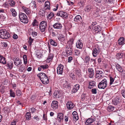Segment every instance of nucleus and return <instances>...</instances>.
<instances>
[{
    "instance_id": "nucleus-59",
    "label": "nucleus",
    "mask_w": 125,
    "mask_h": 125,
    "mask_svg": "<svg viewBox=\"0 0 125 125\" xmlns=\"http://www.w3.org/2000/svg\"><path fill=\"white\" fill-rule=\"evenodd\" d=\"M70 76L73 79H74L75 78V76L73 73H71L70 74Z\"/></svg>"
},
{
    "instance_id": "nucleus-27",
    "label": "nucleus",
    "mask_w": 125,
    "mask_h": 125,
    "mask_svg": "<svg viewBox=\"0 0 125 125\" xmlns=\"http://www.w3.org/2000/svg\"><path fill=\"white\" fill-rule=\"evenodd\" d=\"M21 63V61L19 58H17L14 61V64L16 66H18Z\"/></svg>"
},
{
    "instance_id": "nucleus-16",
    "label": "nucleus",
    "mask_w": 125,
    "mask_h": 125,
    "mask_svg": "<svg viewBox=\"0 0 125 125\" xmlns=\"http://www.w3.org/2000/svg\"><path fill=\"white\" fill-rule=\"evenodd\" d=\"M73 119L74 121H76L79 119L77 113L75 111H74L72 113Z\"/></svg>"
},
{
    "instance_id": "nucleus-36",
    "label": "nucleus",
    "mask_w": 125,
    "mask_h": 125,
    "mask_svg": "<svg viewBox=\"0 0 125 125\" xmlns=\"http://www.w3.org/2000/svg\"><path fill=\"white\" fill-rule=\"evenodd\" d=\"M10 94L11 97L14 98L15 96V93L11 89L10 91Z\"/></svg>"
},
{
    "instance_id": "nucleus-23",
    "label": "nucleus",
    "mask_w": 125,
    "mask_h": 125,
    "mask_svg": "<svg viewBox=\"0 0 125 125\" xmlns=\"http://www.w3.org/2000/svg\"><path fill=\"white\" fill-rule=\"evenodd\" d=\"M95 83L93 81H90L89 82V85L88 86V88L90 89H91L92 88L94 87L95 85Z\"/></svg>"
},
{
    "instance_id": "nucleus-64",
    "label": "nucleus",
    "mask_w": 125,
    "mask_h": 125,
    "mask_svg": "<svg viewBox=\"0 0 125 125\" xmlns=\"http://www.w3.org/2000/svg\"><path fill=\"white\" fill-rule=\"evenodd\" d=\"M13 37L14 39H17L18 38V36L16 34H14L13 35Z\"/></svg>"
},
{
    "instance_id": "nucleus-61",
    "label": "nucleus",
    "mask_w": 125,
    "mask_h": 125,
    "mask_svg": "<svg viewBox=\"0 0 125 125\" xmlns=\"http://www.w3.org/2000/svg\"><path fill=\"white\" fill-rule=\"evenodd\" d=\"M2 44V46L3 47H6L7 46V44L6 42H3L2 43H1Z\"/></svg>"
},
{
    "instance_id": "nucleus-10",
    "label": "nucleus",
    "mask_w": 125,
    "mask_h": 125,
    "mask_svg": "<svg viewBox=\"0 0 125 125\" xmlns=\"http://www.w3.org/2000/svg\"><path fill=\"white\" fill-rule=\"evenodd\" d=\"M89 77L91 78H93L94 74V70L93 68H89L88 69Z\"/></svg>"
},
{
    "instance_id": "nucleus-34",
    "label": "nucleus",
    "mask_w": 125,
    "mask_h": 125,
    "mask_svg": "<svg viewBox=\"0 0 125 125\" xmlns=\"http://www.w3.org/2000/svg\"><path fill=\"white\" fill-rule=\"evenodd\" d=\"M25 66L23 65H22L20 66L19 69V72L22 73L24 72L25 71Z\"/></svg>"
},
{
    "instance_id": "nucleus-50",
    "label": "nucleus",
    "mask_w": 125,
    "mask_h": 125,
    "mask_svg": "<svg viewBox=\"0 0 125 125\" xmlns=\"http://www.w3.org/2000/svg\"><path fill=\"white\" fill-rule=\"evenodd\" d=\"M91 92L93 94H95L97 93V90L96 88H93L91 90Z\"/></svg>"
},
{
    "instance_id": "nucleus-30",
    "label": "nucleus",
    "mask_w": 125,
    "mask_h": 125,
    "mask_svg": "<svg viewBox=\"0 0 125 125\" xmlns=\"http://www.w3.org/2000/svg\"><path fill=\"white\" fill-rule=\"evenodd\" d=\"M58 39L60 41L62 42H64L65 40L64 36L62 34L60 35Z\"/></svg>"
},
{
    "instance_id": "nucleus-53",
    "label": "nucleus",
    "mask_w": 125,
    "mask_h": 125,
    "mask_svg": "<svg viewBox=\"0 0 125 125\" xmlns=\"http://www.w3.org/2000/svg\"><path fill=\"white\" fill-rule=\"evenodd\" d=\"M31 34L33 37L35 38L37 35V32H36L33 31L31 33Z\"/></svg>"
},
{
    "instance_id": "nucleus-35",
    "label": "nucleus",
    "mask_w": 125,
    "mask_h": 125,
    "mask_svg": "<svg viewBox=\"0 0 125 125\" xmlns=\"http://www.w3.org/2000/svg\"><path fill=\"white\" fill-rule=\"evenodd\" d=\"M50 42L51 44L54 46H57V42H55L53 40L50 39Z\"/></svg>"
},
{
    "instance_id": "nucleus-28",
    "label": "nucleus",
    "mask_w": 125,
    "mask_h": 125,
    "mask_svg": "<svg viewBox=\"0 0 125 125\" xmlns=\"http://www.w3.org/2000/svg\"><path fill=\"white\" fill-rule=\"evenodd\" d=\"M45 9H50V3L48 1H46L45 3V6L44 7Z\"/></svg>"
},
{
    "instance_id": "nucleus-11",
    "label": "nucleus",
    "mask_w": 125,
    "mask_h": 125,
    "mask_svg": "<svg viewBox=\"0 0 125 125\" xmlns=\"http://www.w3.org/2000/svg\"><path fill=\"white\" fill-rule=\"evenodd\" d=\"M68 14L66 12L62 11H61L58 12L56 14L57 16H60L61 17L65 18L67 17L68 16Z\"/></svg>"
},
{
    "instance_id": "nucleus-32",
    "label": "nucleus",
    "mask_w": 125,
    "mask_h": 125,
    "mask_svg": "<svg viewBox=\"0 0 125 125\" xmlns=\"http://www.w3.org/2000/svg\"><path fill=\"white\" fill-rule=\"evenodd\" d=\"M116 67L117 69L119 72H123V70L122 68L120 65L118 64H117L116 65Z\"/></svg>"
},
{
    "instance_id": "nucleus-4",
    "label": "nucleus",
    "mask_w": 125,
    "mask_h": 125,
    "mask_svg": "<svg viewBox=\"0 0 125 125\" xmlns=\"http://www.w3.org/2000/svg\"><path fill=\"white\" fill-rule=\"evenodd\" d=\"M122 102L121 99L120 97L118 96H116L114 97L112 100V103L113 104L115 105H116L118 107H120L121 104Z\"/></svg>"
},
{
    "instance_id": "nucleus-7",
    "label": "nucleus",
    "mask_w": 125,
    "mask_h": 125,
    "mask_svg": "<svg viewBox=\"0 0 125 125\" xmlns=\"http://www.w3.org/2000/svg\"><path fill=\"white\" fill-rule=\"evenodd\" d=\"M100 48L98 47H96L93 50L92 54L93 56L96 57L98 55L100 52Z\"/></svg>"
},
{
    "instance_id": "nucleus-37",
    "label": "nucleus",
    "mask_w": 125,
    "mask_h": 125,
    "mask_svg": "<svg viewBox=\"0 0 125 125\" xmlns=\"http://www.w3.org/2000/svg\"><path fill=\"white\" fill-rule=\"evenodd\" d=\"M114 107L113 106L109 105L108 107L107 110L109 112L112 111L114 110Z\"/></svg>"
},
{
    "instance_id": "nucleus-8",
    "label": "nucleus",
    "mask_w": 125,
    "mask_h": 125,
    "mask_svg": "<svg viewBox=\"0 0 125 125\" xmlns=\"http://www.w3.org/2000/svg\"><path fill=\"white\" fill-rule=\"evenodd\" d=\"M96 119V117L91 116L90 118L86 120V122H85V124L87 125H89L93 122L95 121Z\"/></svg>"
},
{
    "instance_id": "nucleus-54",
    "label": "nucleus",
    "mask_w": 125,
    "mask_h": 125,
    "mask_svg": "<svg viewBox=\"0 0 125 125\" xmlns=\"http://www.w3.org/2000/svg\"><path fill=\"white\" fill-rule=\"evenodd\" d=\"M91 9V8L89 6H87L85 8V10L87 12H89Z\"/></svg>"
},
{
    "instance_id": "nucleus-3",
    "label": "nucleus",
    "mask_w": 125,
    "mask_h": 125,
    "mask_svg": "<svg viewBox=\"0 0 125 125\" xmlns=\"http://www.w3.org/2000/svg\"><path fill=\"white\" fill-rule=\"evenodd\" d=\"M107 84V80L104 79L99 83L98 87L99 88L104 89L106 87Z\"/></svg>"
},
{
    "instance_id": "nucleus-57",
    "label": "nucleus",
    "mask_w": 125,
    "mask_h": 125,
    "mask_svg": "<svg viewBox=\"0 0 125 125\" xmlns=\"http://www.w3.org/2000/svg\"><path fill=\"white\" fill-rule=\"evenodd\" d=\"M119 84V83L117 81H115V82L114 83L113 85V86H116L118 85Z\"/></svg>"
},
{
    "instance_id": "nucleus-44",
    "label": "nucleus",
    "mask_w": 125,
    "mask_h": 125,
    "mask_svg": "<svg viewBox=\"0 0 125 125\" xmlns=\"http://www.w3.org/2000/svg\"><path fill=\"white\" fill-rule=\"evenodd\" d=\"M33 41V39H32L31 37H29V40L28 42L29 45L30 46L31 45Z\"/></svg>"
},
{
    "instance_id": "nucleus-49",
    "label": "nucleus",
    "mask_w": 125,
    "mask_h": 125,
    "mask_svg": "<svg viewBox=\"0 0 125 125\" xmlns=\"http://www.w3.org/2000/svg\"><path fill=\"white\" fill-rule=\"evenodd\" d=\"M51 33L52 36L55 37L56 36L57 32L56 31H53V30H52V31Z\"/></svg>"
},
{
    "instance_id": "nucleus-17",
    "label": "nucleus",
    "mask_w": 125,
    "mask_h": 125,
    "mask_svg": "<svg viewBox=\"0 0 125 125\" xmlns=\"http://www.w3.org/2000/svg\"><path fill=\"white\" fill-rule=\"evenodd\" d=\"M80 40H79L76 43V46L77 48L81 49L83 47V44Z\"/></svg>"
},
{
    "instance_id": "nucleus-62",
    "label": "nucleus",
    "mask_w": 125,
    "mask_h": 125,
    "mask_svg": "<svg viewBox=\"0 0 125 125\" xmlns=\"http://www.w3.org/2000/svg\"><path fill=\"white\" fill-rule=\"evenodd\" d=\"M30 110L31 111V112L32 113H33L35 112L36 109H35L34 108H32Z\"/></svg>"
},
{
    "instance_id": "nucleus-20",
    "label": "nucleus",
    "mask_w": 125,
    "mask_h": 125,
    "mask_svg": "<svg viewBox=\"0 0 125 125\" xmlns=\"http://www.w3.org/2000/svg\"><path fill=\"white\" fill-rule=\"evenodd\" d=\"M37 76L41 80L45 77V76H47L45 73H38Z\"/></svg>"
},
{
    "instance_id": "nucleus-55",
    "label": "nucleus",
    "mask_w": 125,
    "mask_h": 125,
    "mask_svg": "<svg viewBox=\"0 0 125 125\" xmlns=\"http://www.w3.org/2000/svg\"><path fill=\"white\" fill-rule=\"evenodd\" d=\"M15 3L13 0H10V5L12 6H13L15 4Z\"/></svg>"
},
{
    "instance_id": "nucleus-56",
    "label": "nucleus",
    "mask_w": 125,
    "mask_h": 125,
    "mask_svg": "<svg viewBox=\"0 0 125 125\" xmlns=\"http://www.w3.org/2000/svg\"><path fill=\"white\" fill-rule=\"evenodd\" d=\"M75 55H78L80 54V51L78 50H76L75 51Z\"/></svg>"
},
{
    "instance_id": "nucleus-47",
    "label": "nucleus",
    "mask_w": 125,
    "mask_h": 125,
    "mask_svg": "<svg viewBox=\"0 0 125 125\" xmlns=\"http://www.w3.org/2000/svg\"><path fill=\"white\" fill-rule=\"evenodd\" d=\"M33 120L35 122H36L38 121H39V118L37 116H35L33 118Z\"/></svg>"
},
{
    "instance_id": "nucleus-38",
    "label": "nucleus",
    "mask_w": 125,
    "mask_h": 125,
    "mask_svg": "<svg viewBox=\"0 0 125 125\" xmlns=\"http://www.w3.org/2000/svg\"><path fill=\"white\" fill-rule=\"evenodd\" d=\"M23 58L24 61V63L26 64L27 63V56L26 55H24L23 56Z\"/></svg>"
},
{
    "instance_id": "nucleus-39",
    "label": "nucleus",
    "mask_w": 125,
    "mask_h": 125,
    "mask_svg": "<svg viewBox=\"0 0 125 125\" xmlns=\"http://www.w3.org/2000/svg\"><path fill=\"white\" fill-rule=\"evenodd\" d=\"M13 62H10L7 64V66L8 67V68H9L10 69L13 67Z\"/></svg>"
},
{
    "instance_id": "nucleus-33",
    "label": "nucleus",
    "mask_w": 125,
    "mask_h": 125,
    "mask_svg": "<svg viewBox=\"0 0 125 125\" xmlns=\"http://www.w3.org/2000/svg\"><path fill=\"white\" fill-rule=\"evenodd\" d=\"M25 116L27 120H30L31 117L30 113L29 112H27L26 113Z\"/></svg>"
},
{
    "instance_id": "nucleus-58",
    "label": "nucleus",
    "mask_w": 125,
    "mask_h": 125,
    "mask_svg": "<svg viewBox=\"0 0 125 125\" xmlns=\"http://www.w3.org/2000/svg\"><path fill=\"white\" fill-rule=\"evenodd\" d=\"M121 94L122 96L125 98V90H122Z\"/></svg>"
},
{
    "instance_id": "nucleus-29",
    "label": "nucleus",
    "mask_w": 125,
    "mask_h": 125,
    "mask_svg": "<svg viewBox=\"0 0 125 125\" xmlns=\"http://www.w3.org/2000/svg\"><path fill=\"white\" fill-rule=\"evenodd\" d=\"M0 62L3 64H5L6 63L5 58L1 55H0Z\"/></svg>"
},
{
    "instance_id": "nucleus-1",
    "label": "nucleus",
    "mask_w": 125,
    "mask_h": 125,
    "mask_svg": "<svg viewBox=\"0 0 125 125\" xmlns=\"http://www.w3.org/2000/svg\"><path fill=\"white\" fill-rule=\"evenodd\" d=\"M10 34L5 29L0 31V37L3 39H8L10 37Z\"/></svg>"
},
{
    "instance_id": "nucleus-15",
    "label": "nucleus",
    "mask_w": 125,
    "mask_h": 125,
    "mask_svg": "<svg viewBox=\"0 0 125 125\" xmlns=\"http://www.w3.org/2000/svg\"><path fill=\"white\" fill-rule=\"evenodd\" d=\"M103 73L100 70H98L96 71V78L99 79L102 77V75L103 74Z\"/></svg>"
},
{
    "instance_id": "nucleus-13",
    "label": "nucleus",
    "mask_w": 125,
    "mask_h": 125,
    "mask_svg": "<svg viewBox=\"0 0 125 125\" xmlns=\"http://www.w3.org/2000/svg\"><path fill=\"white\" fill-rule=\"evenodd\" d=\"M58 102L54 100L51 104V107L53 109H55L58 108Z\"/></svg>"
},
{
    "instance_id": "nucleus-18",
    "label": "nucleus",
    "mask_w": 125,
    "mask_h": 125,
    "mask_svg": "<svg viewBox=\"0 0 125 125\" xmlns=\"http://www.w3.org/2000/svg\"><path fill=\"white\" fill-rule=\"evenodd\" d=\"M80 88L79 85L78 84H76L73 87V88L72 91V92L73 93H74L76 92L79 90Z\"/></svg>"
},
{
    "instance_id": "nucleus-5",
    "label": "nucleus",
    "mask_w": 125,
    "mask_h": 125,
    "mask_svg": "<svg viewBox=\"0 0 125 125\" xmlns=\"http://www.w3.org/2000/svg\"><path fill=\"white\" fill-rule=\"evenodd\" d=\"M47 27V22H46L43 21L40 23L39 25V28L41 31L42 32L44 31Z\"/></svg>"
},
{
    "instance_id": "nucleus-48",
    "label": "nucleus",
    "mask_w": 125,
    "mask_h": 125,
    "mask_svg": "<svg viewBox=\"0 0 125 125\" xmlns=\"http://www.w3.org/2000/svg\"><path fill=\"white\" fill-rule=\"evenodd\" d=\"M16 95L17 96H20L22 94V93L21 91L19 90H17L16 91Z\"/></svg>"
},
{
    "instance_id": "nucleus-63",
    "label": "nucleus",
    "mask_w": 125,
    "mask_h": 125,
    "mask_svg": "<svg viewBox=\"0 0 125 125\" xmlns=\"http://www.w3.org/2000/svg\"><path fill=\"white\" fill-rule=\"evenodd\" d=\"M43 120L46 121L47 120V116L45 114H43Z\"/></svg>"
},
{
    "instance_id": "nucleus-52",
    "label": "nucleus",
    "mask_w": 125,
    "mask_h": 125,
    "mask_svg": "<svg viewBox=\"0 0 125 125\" xmlns=\"http://www.w3.org/2000/svg\"><path fill=\"white\" fill-rule=\"evenodd\" d=\"M33 10H36L37 9L36 8V2L35 1L33 2Z\"/></svg>"
},
{
    "instance_id": "nucleus-45",
    "label": "nucleus",
    "mask_w": 125,
    "mask_h": 125,
    "mask_svg": "<svg viewBox=\"0 0 125 125\" xmlns=\"http://www.w3.org/2000/svg\"><path fill=\"white\" fill-rule=\"evenodd\" d=\"M53 58V55L52 54H50L49 55V56L47 59V60L49 62L52 60V59Z\"/></svg>"
},
{
    "instance_id": "nucleus-41",
    "label": "nucleus",
    "mask_w": 125,
    "mask_h": 125,
    "mask_svg": "<svg viewBox=\"0 0 125 125\" xmlns=\"http://www.w3.org/2000/svg\"><path fill=\"white\" fill-rule=\"evenodd\" d=\"M117 59H119L122 58L123 56V54L122 53H118L116 55Z\"/></svg>"
},
{
    "instance_id": "nucleus-2",
    "label": "nucleus",
    "mask_w": 125,
    "mask_h": 125,
    "mask_svg": "<svg viewBox=\"0 0 125 125\" xmlns=\"http://www.w3.org/2000/svg\"><path fill=\"white\" fill-rule=\"evenodd\" d=\"M20 21L24 23H27L28 22L27 17L26 15L22 12L20 13L19 15Z\"/></svg>"
},
{
    "instance_id": "nucleus-9",
    "label": "nucleus",
    "mask_w": 125,
    "mask_h": 125,
    "mask_svg": "<svg viewBox=\"0 0 125 125\" xmlns=\"http://www.w3.org/2000/svg\"><path fill=\"white\" fill-rule=\"evenodd\" d=\"M64 66L60 64L57 68V73L58 74H62L63 72Z\"/></svg>"
},
{
    "instance_id": "nucleus-42",
    "label": "nucleus",
    "mask_w": 125,
    "mask_h": 125,
    "mask_svg": "<svg viewBox=\"0 0 125 125\" xmlns=\"http://www.w3.org/2000/svg\"><path fill=\"white\" fill-rule=\"evenodd\" d=\"M76 75L78 77H81V74L80 72V70L79 69H77L76 70Z\"/></svg>"
},
{
    "instance_id": "nucleus-24",
    "label": "nucleus",
    "mask_w": 125,
    "mask_h": 125,
    "mask_svg": "<svg viewBox=\"0 0 125 125\" xmlns=\"http://www.w3.org/2000/svg\"><path fill=\"white\" fill-rule=\"evenodd\" d=\"M63 119V115L62 113H59L57 116L56 120L59 122H60L61 120Z\"/></svg>"
},
{
    "instance_id": "nucleus-21",
    "label": "nucleus",
    "mask_w": 125,
    "mask_h": 125,
    "mask_svg": "<svg viewBox=\"0 0 125 125\" xmlns=\"http://www.w3.org/2000/svg\"><path fill=\"white\" fill-rule=\"evenodd\" d=\"M93 29L94 31L97 33H98V32L100 31L101 30V27L99 25L94 27Z\"/></svg>"
},
{
    "instance_id": "nucleus-40",
    "label": "nucleus",
    "mask_w": 125,
    "mask_h": 125,
    "mask_svg": "<svg viewBox=\"0 0 125 125\" xmlns=\"http://www.w3.org/2000/svg\"><path fill=\"white\" fill-rule=\"evenodd\" d=\"M54 16V14L53 12H51L48 16V19L50 20Z\"/></svg>"
},
{
    "instance_id": "nucleus-22",
    "label": "nucleus",
    "mask_w": 125,
    "mask_h": 125,
    "mask_svg": "<svg viewBox=\"0 0 125 125\" xmlns=\"http://www.w3.org/2000/svg\"><path fill=\"white\" fill-rule=\"evenodd\" d=\"M125 41L124 38L123 37H121L119 39L118 41V43L119 45H123L125 44Z\"/></svg>"
},
{
    "instance_id": "nucleus-31",
    "label": "nucleus",
    "mask_w": 125,
    "mask_h": 125,
    "mask_svg": "<svg viewBox=\"0 0 125 125\" xmlns=\"http://www.w3.org/2000/svg\"><path fill=\"white\" fill-rule=\"evenodd\" d=\"M110 82L109 83V86L113 84L114 82L115 78L111 76H109Z\"/></svg>"
},
{
    "instance_id": "nucleus-25",
    "label": "nucleus",
    "mask_w": 125,
    "mask_h": 125,
    "mask_svg": "<svg viewBox=\"0 0 125 125\" xmlns=\"http://www.w3.org/2000/svg\"><path fill=\"white\" fill-rule=\"evenodd\" d=\"M22 8L27 15L31 13V11L28 8H27L25 6H23Z\"/></svg>"
},
{
    "instance_id": "nucleus-19",
    "label": "nucleus",
    "mask_w": 125,
    "mask_h": 125,
    "mask_svg": "<svg viewBox=\"0 0 125 125\" xmlns=\"http://www.w3.org/2000/svg\"><path fill=\"white\" fill-rule=\"evenodd\" d=\"M45 76V77L42 79L41 81L43 83L45 84H46L49 83V81L47 76Z\"/></svg>"
},
{
    "instance_id": "nucleus-6",
    "label": "nucleus",
    "mask_w": 125,
    "mask_h": 125,
    "mask_svg": "<svg viewBox=\"0 0 125 125\" xmlns=\"http://www.w3.org/2000/svg\"><path fill=\"white\" fill-rule=\"evenodd\" d=\"M74 21L80 24L81 26H83L84 24V22H83L81 16L80 15H77L74 18Z\"/></svg>"
},
{
    "instance_id": "nucleus-26",
    "label": "nucleus",
    "mask_w": 125,
    "mask_h": 125,
    "mask_svg": "<svg viewBox=\"0 0 125 125\" xmlns=\"http://www.w3.org/2000/svg\"><path fill=\"white\" fill-rule=\"evenodd\" d=\"M53 97H54L58 98L61 97L60 94L59 93V91H55L53 94Z\"/></svg>"
},
{
    "instance_id": "nucleus-43",
    "label": "nucleus",
    "mask_w": 125,
    "mask_h": 125,
    "mask_svg": "<svg viewBox=\"0 0 125 125\" xmlns=\"http://www.w3.org/2000/svg\"><path fill=\"white\" fill-rule=\"evenodd\" d=\"M90 61V57L88 56H86L85 58V62L86 63L88 64Z\"/></svg>"
},
{
    "instance_id": "nucleus-51",
    "label": "nucleus",
    "mask_w": 125,
    "mask_h": 125,
    "mask_svg": "<svg viewBox=\"0 0 125 125\" xmlns=\"http://www.w3.org/2000/svg\"><path fill=\"white\" fill-rule=\"evenodd\" d=\"M85 94L83 93L81 96V99L82 101H83L85 99Z\"/></svg>"
},
{
    "instance_id": "nucleus-46",
    "label": "nucleus",
    "mask_w": 125,
    "mask_h": 125,
    "mask_svg": "<svg viewBox=\"0 0 125 125\" xmlns=\"http://www.w3.org/2000/svg\"><path fill=\"white\" fill-rule=\"evenodd\" d=\"M41 67L43 70H44L45 69H47L49 66L47 64H45L44 65H41Z\"/></svg>"
},
{
    "instance_id": "nucleus-60",
    "label": "nucleus",
    "mask_w": 125,
    "mask_h": 125,
    "mask_svg": "<svg viewBox=\"0 0 125 125\" xmlns=\"http://www.w3.org/2000/svg\"><path fill=\"white\" fill-rule=\"evenodd\" d=\"M73 57L71 56H70L68 58V62H71L73 60Z\"/></svg>"
},
{
    "instance_id": "nucleus-12",
    "label": "nucleus",
    "mask_w": 125,
    "mask_h": 125,
    "mask_svg": "<svg viewBox=\"0 0 125 125\" xmlns=\"http://www.w3.org/2000/svg\"><path fill=\"white\" fill-rule=\"evenodd\" d=\"M53 27L55 29H61L62 27V25L59 22H57L54 24L53 26Z\"/></svg>"
},
{
    "instance_id": "nucleus-14",
    "label": "nucleus",
    "mask_w": 125,
    "mask_h": 125,
    "mask_svg": "<svg viewBox=\"0 0 125 125\" xmlns=\"http://www.w3.org/2000/svg\"><path fill=\"white\" fill-rule=\"evenodd\" d=\"M67 107L69 110L72 109L74 106V104L71 102H68L66 104Z\"/></svg>"
}]
</instances>
